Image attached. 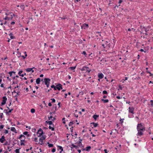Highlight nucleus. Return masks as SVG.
<instances>
[{
    "label": "nucleus",
    "instance_id": "1",
    "mask_svg": "<svg viewBox=\"0 0 153 153\" xmlns=\"http://www.w3.org/2000/svg\"><path fill=\"white\" fill-rule=\"evenodd\" d=\"M137 130L138 131L137 135L141 136L143 134V132L145 130V128L141 123L138 124L137 126Z\"/></svg>",
    "mask_w": 153,
    "mask_h": 153
},
{
    "label": "nucleus",
    "instance_id": "2",
    "mask_svg": "<svg viewBox=\"0 0 153 153\" xmlns=\"http://www.w3.org/2000/svg\"><path fill=\"white\" fill-rule=\"evenodd\" d=\"M6 10V11L5 13L6 16L4 18V19L8 21L11 20L13 18V16H15V14L13 13L9 12L8 10Z\"/></svg>",
    "mask_w": 153,
    "mask_h": 153
},
{
    "label": "nucleus",
    "instance_id": "3",
    "mask_svg": "<svg viewBox=\"0 0 153 153\" xmlns=\"http://www.w3.org/2000/svg\"><path fill=\"white\" fill-rule=\"evenodd\" d=\"M33 69H35L34 68H28L25 70V72L27 73H30L31 74V76H36L37 75L36 74V70H35V71L34 70H33Z\"/></svg>",
    "mask_w": 153,
    "mask_h": 153
},
{
    "label": "nucleus",
    "instance_id": "4",
    "mask_svg": "<svg viewBox=\"0 0 153 153\" xmlns=\"http://www.w3.org/2000/svg\"><path fill=\"white\" fill-rule=\"evenodd\" d=\"M81 70L83 71V73H86L87 75H89L90 72L91 71V69L88 67L83 66L81 69Z\"/></svg>",
    "mask_w": 153,
    "mask_h": 153
},
{
    "label": "nucleus",
    "instance_id": "5",
    "mask_svg": "<svg viewBox=\"0 0 153 153\" xmlns=\"http://www.w3.org/2000/svg\"><path fill=\"white\" fill-rule=\"evenodd\" d=\"M45 84L46 85L47 88L49 87L51 79L48 78H45L44 79Z\"/></svg>",
    "mask_w": 153,
    "mask_h": 153
},
{
    "label": "nucleus",
    "instance_id": "6",
    "mask_svg": "<svg viewBox=\"0 0 153 153\" xmlns=\"http://www.w3.org/2000/svg\"><path fill=\"white\" fill-rule=\"evenodd\" d=\"M43 134V131L40 128L38 131L37 133V135L38 137H41L42 136Z\"/></svg>",
    "mask_w": 153,
    "mask_h": 153
},
{
    "label": "nucleus",
    "instance_id": "7",
    "mask_svg": "<svg viewBox=\"0 0 153 153\" xmlns=\"http://www.w3.org/2000/svg\"><path fill=\"white\" fill-rule=\"evenodd\" d=\"M46 137L45 136L42 135L41 137L39 139V143L41 145L43 144V140L45 139Z\"/></svg>",
    "mask_w": 153,
    "mask_h": 153
},
{
    "label": "nucleus",
    "instance_id": "8",
    "mask_svg": "<svg viewBox=\"0 0 153 153\" xmlns=\"http://www.w3.org/2000/svg\"><path fill=\"white\" fill-rule=\"evenodd\" d=\"M3 100L1 102V105L2 106L4 105L6 102L7 99L6 96H4L2 97Z\"/></svg>",
    "mask_w": 153,
    "mask_h": 153
},
{
    "label": "nucleus",
    "instance_id": "9",
    "mask_svg": "<svg viewBox=\"0 0 153 153\" xmlns=\"http://www.w3.org/2000/svg\"><path fill=\"white\" fill-rule=\"evenodd\" d=\"M88 24L85 23L83 24L81 26V28L82 29H86L88 28Z\"/></svg>",
    "mask_w": 153,
    "mask_h": 153
},
{
    "label": "nucleus",
    "instance_id": "10",
    "mask_svg": "<svg viewBox=\"0 0 153 153\" xmlns=\"http://www.w3.org/2000/svg\"><path fill=\"white\" fill-rule=\"evenodd\" d=\"M62 85L60 84H59L56 85V89H57L58 90H60L62 88Z\"/></svg>",
    "mask_w": 153,
    "mask_h": 153
},
{
    "label": "nucleus",
    "instance_id": "11",
    "mask_svg": "<svg viewBox=\"0 0 153 153\" xmlns=\"http://www.w3.org/2000/svg\"><path fill=\"white\" fill-rule=\"evenodd\" d=\"M58 148V150H60L59 151L60 153H61L63 151V148L62 146H57Z\"/></svg>",
    "mask_w": 153,
    "mask_h": 153
},
{
    "label": "nucleus",
    "instance_id": "12",
    "mask_svg": "<svg viewBox=\"0 0 153 153\" xmlns=\"http://www.w3.org/2000/svg\"><path fill=\"white\" fill-rule=\"evenodd\" d=\"M5 140V137L4 136H3L1 137V138H0V142L1 143H3L4 141Z\"/></svg>",
    "mask_w": 153,
    "mask_h": 153
},
{
    "label": "nucleus",
    "instance_id": "13",
    "mask_svg": "<svg viewBox=\"0 0 153 153\" xmlns=\"http://www.w3.org/2000/svg\"><path fill=\"white\" fill-rule=\"evenodd\" d=\"M129 109V112L131 113L132 114H134V108H130L129 107L128 108Z\"/></svg>",
    "mask_w": 153,
    "mask_h": 153
},
{
    "label": "nucleus",
    "instance_id": "14",
    "mask_svg": "<svg viewBox=\"0 0 153 153\" xmlns=\"http://www.w3.org/2000/svg\"><path fill=\"white\" fill-rule=\"evenodd\" d=\"M91 148V146H88L86 147L85 148V149H83V150H85L87 151L88 152L90 150Z\"/></svg>",
    "mask_w": 153,
    "mask_h": 153
},
{
    "label": "nucleus",
    "instance_id": "15",
    "mask_svg": "<svg viewBox=\"0 0 153 153\" xmlns=\"http://www.w3.org/2000/svg\"><path fill=\"white\" fill-rule=\"evenodd\" d=\"M19 138V139H21V140H24L25 138V137L24 135L21 134L20 135Z\"/></svg>",
    "mask_w": 153,
    "mask_h": 153
},
{
    "label": "nucleus",
    "instance_id": "16",
    "mask_svg": "<svg viewBox=\"0 0 153 153\" xmlns=\"http://www.w3.org/2000/svg\"><path fill=\"white\" fill-rule=\"evenodd\" d=\"M99 117V115L96 114L94 115L92 117L94 118L95 120H97V118H98Z\"/></svg>",
    "mask_w": 153,
    "mask_h": 153
},
{
    "label": "nucleus",
    "instance_id": "17",
    "mask_svg": "<svg viewBox=\"0 0 153 153\" xmlns=\"http://www.w3.org/2000/svg\"><path fill=\"white\" fill-rule=\"evenodd\" d=\"M11 131H12L14 132L15 133H16L17 132L16 131V130L14 127H12L11 128Z\"/></svg>",
    "mask_w": 153,
    "mask_h": 153
},
{
    "label": "nucleus",
    "instance_id": "18",
    "mask_svg": "<svg viewBox=\"0 0 153 153\" xmlns=\"http://www.w3.org/2000/svg\"><path fill=\"white\" fill-rule=\"evenodd\" d=\"M9 35L10 36V38L11 39H13L15 38V37L13 36V34L12 33H10V34H9Z\"/></svg>",
    "mask_w": 153,
    "mask_h": 153
},
{
    "label": "nucleus",
    "instance_id": "19",
    "mask_svg": "<svg viewBox=\"0 0 153 153\" xmlns=\"http://www.w3.org/2000/svg\"><path fill=\"white\" fill-rule=\"evenodd\" d=\"M40 79L39 78H38L36 80V83L37 84H39L40 83Z\"/></svg>",
    "mask_w": 153,
    "mask_h": 153
},
{
    "label": "nucleus",
    "instance_id": "20",
    "mask_svg": "<svg viewBox=\"0 0 153 153\" xmlns=\"http://www.w3.org/2000/svg\"><path fill=\"white\" fill-rule=\"evenodd\" d=\"M101 101H102L104 103H107V102H108L109 101L108 100V99L104 100L103 99H102Z\"/></svg>",
    "mask_w": 153,
    "mask_h": 153
},
{
    "label": "nucleus",
    "instance_id": "21",
    "mask_svg": "<svg viewBox=\"0 0 153 153\" xmlns=\"http://www.w3.org/2000/svg\"><path fill=\"white\" fill-rule=\"evenodd\" d=\"M49 128L52 131H54V128L53 127V125L52 126H50L49 127Z\"/></svg>",
    "mask_w": 153,
    "mask_h": 153
},
{
    "label": "nucleus",
    "instance_id": "22",
    "mask_svg": "<svg viewBox=\"0 0 153 153\" xmlns=\"http://www.w3.org/2000/svg\"><path fill=\"white\" fill-rule=\"evenodd\" d=\"M22 71H19L18 73V74L20 76H24V74H22Z\"/></svg>",
    "mask_w": 153,
    "mask_h": 153
},
{
    "label": "nucleus",
    "instance_id": "23",
    "mask_svg": "<svg viewBox=\"0 0 153 153\" xmlns=\"http://www.w3.org/2000/svg\"><path fill=\"white\" fill-rule=\"evenodd\" d=\"M23 134L24 135H27L28 137L30 136V134H28V132L27 131H25L23 133Z\"/></svg>",
    "mask_w": 153,
    "mask_h": 153
},
{
    "label": "nucleus",
    "instance_id": "24",
    "mask_svg": "<svg viewBox=\"0 0 153 153\" xmlns=\"http://www.w3.org/2000/svg\"><path fill=\"white\" fill-rule=\"evenodd\" d=\"M82 141V139H79V141L78 142H77V143L79 144V146H81L82 145L81 143Z\"/></svg>",
    "mask_w": 153,
    "mask_h": 153
},
{
    "label": "nucleus",
    "instance_id": "25",
    "mask_svg": "<svg viewBox=\"0 0 153 153\" xmlns=\"http://www.w3.org/2000/svg\"><path fill=\"white\" fill-rule=\"evenodd\" d=\"M15 72L13 71H11L9 72L8 74H10V76H11L13 74H15Z\"/></svg>",
    "mask_w": 153,
    "mask_h": 153
},
{
    "label": "nucleus",
    "instance_id": "26",
    "mask_svg": "<svg viewBox=\"0 0 153 153\" xmlns=\"http://www.w3.org/2000/svg\"><path fill=\"white\" fill-rule=\"evenodd\" d=\"M91 124H92L94 127H96L98 125V124L97 123H91Z\"/></svg>",
    "mask_w": 153,
    "mask_h": 153
},
{
    "label": "nucleus",
    "instance_id": "27",
    "mask_svg": "<svg viewBox=\"0 0 153 153\" xmlns=\"http://www.w3.org/2000/svg\"><path fill=\"white\" fill-rule=\"evenodd\" d=\"M46 122L47 123L50 125H53V123L51 121H48V122L46 121Z\"/></svg>",
    "mask_w": 153,
    "mask_h": 153
},
{
    "label": "nucleus",
    "instance_id": "28",
    "mask_svg": "<svg viewBox=\"0 0 153 153\" xmlns=\"http://www.w3.org/2000/svg\"><path fill=\"white\" fill-rule=\"evenodd\" d=\"M25 141L24 140H21V143H20V145H24L25 144L24 143V141Z\"/></svg>",
    "mask_w": 153,
    "mask_h": 153
},
{
    "label": "nucleus",
    "instance_id": "29",
    "mask_svg": "<svg viewBox=\"0 0 153 153\" xmlns=\"http://www.w3.org/2000/svg\"><path fill=\"white\" fill-rule=\"evenodd\" d=\"M69 146L71 148V149H73L75 147V145L73 144H72L71 145H70Z\"/></svg>",
    "mask_w": 153,
    "mask_h": 153
},
{
    "label": "nucleus",
    "instance_id": "30",
    "mask_svg": "<svg viewBox=\"0 0 153 153\" xmlns=\"http://www.w3.org/2000/svg\"><path fill=\"white\" fill-rule=\"evenodd\" d=\"M48 146L49 148L52 147L53 146V145L52 144L50 143L49 142L48 143Z\"/></svg>",
    "mask_w": 153,
    "mask_h": 153
},
{
    "label": "nucleus",
    "instance_id": "31",
    "mask_svg": "<svg viewBox=\"0 0 153 153\" xmlns=\"http://www.w3.org/2000/svg\"><path fill=\"white\" fill-rule=\"evenodd\" d=\"M102 41H104L105 42V44L106 45H108V43L109 42L108 40H102Z\"/></svg>",
    "mask_w": 153,
    "mask_h": 153
},
{
    "label": "nucleus",
    "instance_id": "32",
    "mask_svg": "<svg viewBox=\"0 0 153 153\" xmlns=\"http://www.w3.org/2000/svg\"><path fill=\"white\" fill-rule=\"evenodd\" d=\"M13 110V109H10L9 110V111L7 112H6V114H9V113H11V111Z\"/></svg>",
    "mask_w": 153,
    "mask_h": 153
},
{
    "label": "nucleus",
    "instance_id": "33",
    "mask_svg": "<svg viewBox=\"0 0 153 153\" xmlns=\"http://www.w3.org/2000/svg\"><path fill=\"white\" fill-rule=\"evenodd\" d=\"M51 88H54V90H56V86H55L54 85H52L51 86Z\"/></svg>",
    "mask_w": 153,
    "mask_h": 153
},
{
    "label": "nucleus",
    "instance_id": "34",
    "mask_svg": "<svg viewBox=\"0 0 153 153\" xmlns=\"http://www.w3.org/2000/svg\"><path fill=\"white\" fill-rule=\"evenodd\" d=\"M76 67V66L72 67H70V68L71 70H74L75 69Z\"/></svg>",
    "mask_w": 153,
    "mask_h": 153
},
{
    "label": "nucleus",
    "instance_id": "35",
    "mask_svg": "<svg viewBox=\"0 0 153 153\" xmlns=\"http://www.w3.org/2000/svg\"><path fill=\"white\" fill-rule=\"evenodd\" d=\"M103 75L102 73H100L98 74V76H103Z\"/></svg>",
    "mask_w": 153,
    "mask_h": 153
},
{
    "label": "nucleus",
    "instance_id": "36",
    "mask_svg": "<svg viewBox=\"0 0 153 153\" xmlns=\"http://www.w3.org/2000/svg\"><path fill=\"white\" fill-rule=\"evenodd\" d=\"M30 111L32 113H33L35 112V110L33 108H32L31 109Z\"/></svg>",
    "mask_w": 153,
    "mask_h": 153
},
{
    "label": "nucleus",
    "instance_id": "37",
    "mask_svg": "<svg viewBox=\"0 0 153 153\" xmlns=\"http://www.w3.org/2000/svg\"><path fill=\"white\" fill-rule=\"evenodd\" d=\"M146 72L148 73H149L150 74L149 76H151L152 75H153V74H151V73L150 72V71H149L148 70H146Z\"/></svg>",
    "mask_w": 153,
    "mask_h": 153
},
{
    "label": "nucleus",
    "instance_id": "38",
    "mask_svg": "<svg viewBox=\"0 0 153 153\" xmlns=\"http://www.w3.org/2000/svg\"><path fill=\"white\" fill-rule=\"evenodd\" d=\"M127 77H125V79L124 80V79L122 80L121 82H122L123 83L124 82V81L127 80Z\"/></svg>",
    "mask_w": 153,
    "mask_h": 153
},
{
    "label": "nucleus",
    "instance_id": "39",
    "mask_svg": "<svg viewBox=\"0 0 153 153\" xmlns=\"http://www.w3.org/2000/svg\"><path fill=\"white\" fill-rule=\"evenodd\" d=\"M15 151L16 153H19V149H16Z\"/></svg>",
    "mask_w": 153,
    "mask_h": 153
},
{
    "label": "nucleus",
    "instance_id": "40",
    "mask_svg": "<svg viewBox=\"0 0 153 153\" xmlns=\"http://www.w3.org/2000/svg\"><path fill=\"white\" fill-rule=\"evenodd\" d=\"M17 95L15 96V97H17L18 96H19L20 94V92L19 91H18L17 92V93H16Z\"/></svg>",
    "mask_w": 153,
    "mask_h": 153
},
{
    "label": "nucleus",
    "instance_id": "41",
    "mask_svg": "<svg viewBox=\"0 0 153 153\" xmlns=\"http://www.w3.org/2000/svg\"><path fill=\"white\" fill-rule=\"evenodd\" d=\"M79 95L82 96L83 94V92L82 91L79 92Z\"/></svg>",
    "mask_w": 153,
    "mask_h": 153
},
{
    "label": "nucleus",
    "instance_id": "42",
    "mask_svg": "<svg viewBox=\"0 0 153 153\" xmlns=\"http://www.w3.org/2000/svg\"><path fill=\"white\" fill-rule=\"evenodd\" d=\"M102 93L103 94H108V92L106 91H104L102 92Z\"/></svg>",
    "mask_w": 153,
    "mask_h": 153
},
{
    "label": "nucleus",
    "instance_id": "43",
    "mask_svg": "<svg viewBox=\"0 0 153 153\" xmlns=\"http://www.w3.org/2000/svg\"><path fill=\"white\" fill-rule=\"evenodd\" d=\"M124 120V119H122L120 120V122L121 124L123 123V120Z\"/></svg>",
    "mask_w": 153,
    "mask_h": 153
},
{
    "label": "nucleus",
    "instance_id": "44",
    "mask_svg": "<svg viewBox=\"0 0 153 153\" xmlns=\"http://www.w3.org/2000/svg\"><path fill=\"white\" fill-rule=\"evenodd\" d=\"M4 127V125H1L0 126V129H3Z\"/></svg>",
    "mask_w": 153,
    "mask_h": 153
},
{
    "label": "nucleus",
    "instance_id": "45",
    "mask_svg": "<svg viewBox=\"0 0 153 153\" xmlns=\"http://www.w3.org/2000/svg\"><path fill=\"white\" fill-rule=\"evenodd\" d=\"M82 53L85 55V56H86V55H87L86 52L85 51H83Z\"/></svg>",
    "mask_w": 153,
    "mask_h": 153
},
{
    "label": "nucleus",
    "instance_id": "46",
    "mask_svg": "<svg viewBox=\"0 0 153 153\" xmlns=\"http://www.w3.org/2000/svg\"><path fill=\"white\" fill-rule=\"evenodd\" d=\"M0 116L1 118H2L3 116V113H0Z\"/></svg>",
    "mask_w": 153,
    "mask_h": 153
},
{
    "label": "nucleus",
    "instance_id": "47",
    "mask_svg": "<svg viewBox=\"0 0 153 153\" xmlns=\"http://www.w3.org/2000/svg\"><path fill=\"white\" fill-rule=\"evenodd\" d=\"M26 128H28V129H27V130L30 129V128H31V127L30 126H26Z\"/></svg>",
    "mask_w": 153,
    "mask_h": 153
},
{
    "label": "nucleus",
    "instance_id": "48",
    "mask_svg": "<svg viewBox=\"0 0 153 153\" xmlns=\"http://www.w3.org/2000/svg\"><path fill=\"white\" fill-rule=\"evenodd\" d=\"M56 149H55V148H53V149L51 151H52V152L54 153V152H55V151H56Z\"/></svg>",
    "mask_w": 153,
    "mask_h": 153
},
{
    "label": "nucleus",
    "instance_id": "49",
    "mask_svg": "<svg viewBox=\"0 0 153 153\" xmlns=\"http://www.w3.org/2000/svg\"><path fill=\"white\" fill-rule=\"evenodd\" d=\"M51 100H52V102H55L56 101L55 100L54 98L51 99Z\"/></svg>",
    "mask_w": 153,
    "mask_h": 153
},
{
    "label": "nucleus",
    "instance_id": "50",
    "mask_svg": "<svg viewBox=\"0 0 153 153\" xmlns=\"http://www.w3.org/2000/svg\"><path fill=\"white\" fill-rule=\"evenodd\" d=\"M20 7L22 9H24L25 8L24 5H21L20 6Z\"/></svg>",
    "mask_w": 153,
    "mask_h": 153
},
{
    "label": "nucleus",
    "instance_id": "51",
    "mask_svg": "<svg viewBox=\"0 0 153 153\" xmlns=\"http://www.w3.org/2000/svg\"><path fill=\"white\" fill-rule=\"evenodd\" d=\"M73 124V122H70L69 124V126H72Z\"/></svg>",
    "mask_w": 153,
    "mask_h": 153
},
{
    "label": "nucleus",
    "instance_id": "52",
    "mask_svg": "<svg viewBox=\"0 0 153 153\" xmlns=\"http://www.w3.org/2000/svg\"><path fill=\"white\" fill-rule=\"evenodd\" d=\"M8 131L7 130H5V131H4V133L5 134H7L8 133Z\"/></svg>",
    "mask_w": 153,
    "mask_h": 153
},
{
    "label": "nucleus",
    "instance_id": "53",
    "mask_svg": "<svg viewBox=\"0 0 153 153\" xmlns=\"http://www.w3.org/2000/svg\"><path fill=\"white\" fill-rule=\"evenodd\" d=\"M102 45L104 48H105L106 46L107 45H106L105 44H102Z\"/></svg>",
    "mask_w": 153,
    "mask_h": 153
},
{
    "label": "nucleus",
    "instance_id": "54",
    "mask_svg": "<svg viewBox=\"0 0 153 153\" xmlns=\"http://www.w3.org/2000/svg\"><path fill=\"white\" fill-rule=\"evenodd\" d=\"M62 121H63V123H64V124H65V118H63L62 119Z\"/></svg>",
    "mask_w": 153,
    "mask_h": 153
},
{
    "label": "nucleus",
    "instance_id": "55",
    "mask_svg": "<svg viewBox=\"0 0 153 153\" xmlns=\"http://www.w3.org/2000/svg\"><path fill=\"white\" fill-rule=\"evenodd\" d=\"M52 118H53V117L52 116H51L50 117H48V119L49 120H50Z\"/></svg>",
    "mask_w": 153,
    "mask_h": 153
},
{
    "label": "nucleus",
    "instance_id": "56",
    "mask_svg": "<svg viewBox=\"0 0 153 153\" xmlns=\"http://www.w3.org/2000/svg\"><path fill=\"white\" fill-rule=\"evenodd\" d=\"M15 24V22H12L11 23H10V24L11 25H13L14 24Z\"/></svg>",
    "mask_w": 153,
    "mask_h": 153
},
{
    "label": "nucleus",
    "instance_id": "57",
    "mask_svg": "<svg viewBox=\"0 0 153 153\" xmlns=\"http://www.w3.org/2000/svg\"><path fill=\"white\" fill-rule=\"evenodd\" d=\"M151 105L152 106H153V100H151Z\"/></svg>",
    "mask_w": 153,
    "mask_h": 153
},
{
    "label": "nucleus",
    "instance_id": "58",
    "mask_svg": "<svg viewBox=\"0 0 153 153\" xmlns=\"http://www.w3.org/2000/svg\"><path fill=\"white\" fill-rule=\"evenodd\" d=\"M74 148L76 149H78L79 148V146H76V145H75V147H74Z\"/></svg>",
    "mask_w": 153,
    "mask_h": 153
},
{
    "label": "nucleus",
    "instance_id": "59",
    "mask_svg": "<svg viewBox=\"0 0 153 153\" xmlns=\"http://www.w3.org/2000/svg\"><path fill=\"white\" fill-rule=\"evenodd\" d=\"M116 98L117 99H120L121 98H122V97H120V96H117L116 97Z\"/></svg>",
    "mask_w": 153,
    "mask_h": 153
},
{
    "label": "nucleus",
    "instance_id": "60",
    "mask_svg": "<svg viewBox=\"0 0 153 153\" xmlns=\"http://www.w3.org/2000/svg\"><path fill=\"white\" fill-rule=\"evenodd\" d=\"M29 75L30 76H32L31 74L30 73H27V76Z\"/></svg>",
    "mask_w": 153,
    "mask_h": 153
},
{
    "label": "nucleus",
    "instance_id": "61",
    "mask_svg": "<svg viewBox=\"0 0 153 153\" xmlns=\"http://www.w3.org/2000/svg\"><path fill=\"white\" fill-rule=\"evenodd\" d=\"M123 1L122 0H119L118 2L119 4H121Z\"/></svg>",
    "mask_w": 153,
    "mask_h": 153
},
{
    "label": "nucleus",
    "instance_id": "62",
    "mask_svg": "<svg viewBox=\"0 0 153 153\" xmlns=\"http://www.w3.org/2000/svg\"><path fill=\"white\" fill-rule=\"evenodd\" d=\"M8 144V142L7 141H6L4 144V145H7Z\"/></svg>",
    "mask_w": 153,
    "mask_h": 153
},
{
    "label": "nucleus",
    "instance_id": "63",
    "mask_svg": "<svg viewBox=\"0 0 153 153\" xmlns=\"http://www.w3.org/2000/svg\"><path fill=\"white\" fill-rule=\"evenodd\" d=\"M48 105L49 106H52V104L51 102L48 103Z\"/></svg>",
    "mask_w": 153,
    "mask_h": 153
},
{
    "label": "nucleus",
    "instance_id": "64",
    "mask_svg": "<svg viewBox=\"0 0 153 153\" xmlns=\"http://www.w3.org/2000/svg\"><path fill=\"white\" fill-rule=\"evenodd\" d=\"M104 151L105 152V153H108L107 150L106 149H105L104 150Z\"/></svg>",
    "mask_w": 153,
    "mask_h": 153
}]
</instances>
